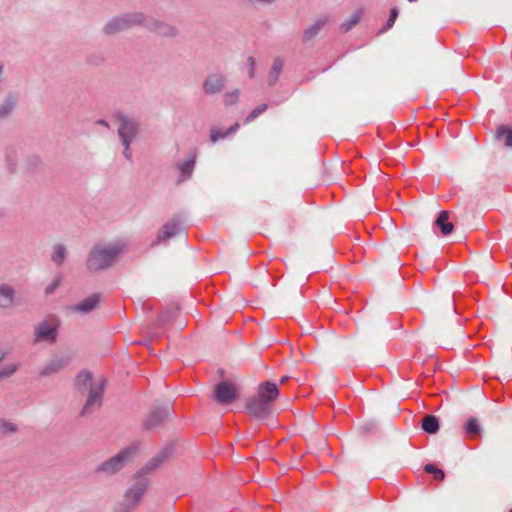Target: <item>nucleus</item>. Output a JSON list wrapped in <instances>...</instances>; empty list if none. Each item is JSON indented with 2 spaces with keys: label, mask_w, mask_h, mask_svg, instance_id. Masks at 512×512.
<instances>
[{
  "label": "nucleus",
  "mask_w": 512,
  "mask_h": 512,
  "mask_svg": "<svg viewBox=\"0 0 512 512\" xmlns=\"http://www.w3.org/2000/svg\"><path fill=\"white\" fill-rule=\"evenodd\" d=\"M126 246L124 239L95 243L87 255V270L91 273H99L111 268L125 252Z\"/></svg>",
  "instance_id": "obj_1"
},
{
  "label": "nucleus",
  "mask_w": 512,
  "mask_h": 512,
  "mask_svg": "<svg viewBox=\"0 0 512 512\" xmlns=\"http://www.w3.org/2000/svg\"><path fill=\"white\" fill-rule=\"evenodd\" d=\"M105 383L106 381L103 377L93 379L92 373L88 370H82L78 373L76 377V386L80 391H89L88 398L81 411V415H85L101 407Z\"/></svg>",
  "instance_id": "obj_2"
},
{
  "label": "nucleus",
  "mask_w": 512,
  "mask_h": 512,
  "mask_svg": "<svg viewBox=\"0 0 512 512\" xmlns=\"http://www.w3.org/2000/svg\"><path fill=\"white\" fill-rule=\"evenodd\" d=\"M169 456V449L164 448L154 457H152L145 466L135 475L130 483V509L139 504L147 487L149 480L146 475L159 467Z\"/></svg>",
  "instance_id": "obj_3"
},
{
  "label": "nucleus",
  "mask_w": 512,
  "mask_h": 512,
  "mask_svg": "<svg viewBox=\"0 0 512 512\" xmlns=\"http://www.w3.org/2000/svg\"><path fill=\"white\" fill-rule=\"evenodd\" d=\"M134 25L143 26L161 37L175 38L179 34L177 27L143 13L130 14V27Z\"/></svg>",
  "instance_id": "obj_4"
},
{
  "label": "nucleus",
  "mask_w": 512,
  "mask_h": 512,
  "mask_svg": "<svg viewBox=\"0 0 512 512\" xmlns=\"http://www.w3.org/2000/svg\"><path fill=\"white\" fill-rule=\"evenodd\" d=\"M59 323L56 320H43L39 322L33 331V344L46 343L49 345L57 341Z\"/></svg>",
  "instance_id": "obj_5"
},
{
  "label": "nucleus",
  "mask_w": 512,
  "mask_h": 512,
  "mask_svg": "<svg viewBox=\"0 0 512 512\" xmlns=\"http://www.w3.org/2000/svg\"><path fill=\"white\" fill-rule=\"evenodd\" d=\"M128 462V448L121 449L117 454L111 456L94 470L96 475L110 477L121 471Z\"/></svg>",
  "instance_id": "obj_6"
},
{
  "label": "nucleus",
  "mask_w": 512,
  "mask_h": 512,
  "mask_svg": "<svg viewBox=\"0 0 512 512\" xmlns=\"http://www.w3.org/2000/svg\"><path fill=\"white\" fill-rule=\"evenodd\" d=\"M184 217L180 214L172 217L170 221H168L162 229L159 231L156 239L153 241L152 245L164 243L172 237L178 235L183 229L184 225Z\"/></svg>",
  "instance_id": "obj_7"
},
{
  "label": "nucleus",
  "mask_w": 512,
  "mask_h": 512,
  "mask_svg": "<svg viewBox=\"0 0 512 512\" xmlns=\"http://www.w3.org/2000/svg\"><path fill=\"white\" fill-rule=\"evenodd\" d=\"M71 361L72 355L68 353H59L44 364V366L39 371V375L42 377H47L58 373L67 367Z\"/></svg>",
  "instance_id": "obj_8"
},
{
  "label": "nucleus",
  "mask_w": 512,
  "mask_h": 512,
  "mask_svg": "<svg viewBox=\"0 0 512 512\" xmlns=\"http://www.w3.org/2000/svg\"><path fill=\"white\" fill-rule=\"evenodd\" d=\"M272 407L273 406L256 395L248 398L246 401V409L248 413L257 419L267 418L272 412Z\"/></svg>",
  "instance_id": "obj_9"
},
{
  "label": "nucleus",
  "mask_w": 512,
  "mask_h": 512,
  "mask_svg": "<svg viewBox=\"0 0 512 512\" xmlns=\"http://www.w3.org/2000/svg\"><path fill=\"white\" fill-rule=\"evenodd\" d=\"M214 396L218 403L229 404L238 398V390L233 383L222 381L216 385Z\"/></svg>",
  "instance_id": "obj_10"
},
{
  "label": "nucleus",
  "mask_w": 512,
  "mask_h": 512,
  "mask_svg": "<svg viewBox=\"0 0 512 512\" xmlns=\"http://www.w3.org/2000/svg\"><path fill=\"white\" fill-rule=\"evenodd\" d=\"M227 79L221 73L209 74L203 81V91L207 95L220 93L226 86Z\"/></svg>",
  "instance_id": "obj_11"
},
{
  "label": "nucleus",
  "mask_w": 512,
  "mask_h": 512,
  "mask_svg": "<svg viewBox=\"0 0 512 512\" xmlns=\"http://www.w3.org/2000/svg\"><path fill=\"white\" fill-rule=\"evenodd\" d=\"M101 301V295L99 293H94L80 302L71 305L68 307V310L72 313H77L80 315H86L95 310Z\"/></svg>",
  "instance_id": "obj_12"
},
{
  "label": "nucleus",
  "mask_w": 512,
  "mask_h": 512,
  "mask_svg": "<svg viewBox=\"0 0 512 512\" xmlns=\"http://www.w3.org/2000/svg\"><path fill=\"white\" fill-rule=\"evenodd\" d=\"M171 414L168 406L160 407L150 412L143 421L146 430H153L159 427Z\"/></svg>",
  "instance_id": "obj_13"
},
{
  "label": "nucleus",
  "mask_w": 512,
  "mask_h": 512,
  "mask_svg": "<svg viewBox=\"0 0 512 512\" xmlns=\"http://www.w3.org/2000/svg\"><path fill=\"white\" fill-rule=\"evenodd\" d=\"M17 305L16 291L9 283H0V308L10 309Z\"/></svg>",
  "instance_id": "obj_14"
},
{
  "label": "nucleus",
  "mask_w": 512,
  "mask_h": 512,
  "mask_svg": "<svg viewBox=\"0 0 512 512\" xmlns=\"http://www.w3.org/2000/svg\"><path fill=\"white\" fill-rule=\"evenodd\" d=\"M256 396L273 406V402L279 396L278 386L273 382H263L259 385Z\"/></svg>",
  "instance_id": "obj_15"
},
{
  "label": "nucleus",
  "mask_w": 512,
  "mask_h": 512,
  "mask_svg": "<svg viewBox=\"0 0 512 512\" xmlns=\"http://www.w3.org/2000/svg\"><path fill=\"white\" fill-rule=\"evenodd\" d=\"M128 26V17L126 15L115 16L107 21L103 27V32L107 35H115Z\"/></svg>",
  "instance_id": "obj_16"
},
{
  "label": "nucleus",
  "mask_w": 512,
  "mask_h": 512,
  "mask_svg": "<svg viewBox=\"0 0 512 512\" xmlns=\"http://www.w3.org/2000/svg\"><path fill=\"white\" fill-rule=\"evenodd\" d=\"M196 158H197L196 152L192 151L187 155V158L184 161L179 162L177 164V168L179 169V171L181 173L179 182L185 181V180H188L189 178H191L193 171H194L195 164H196Z\"/></svg>",
  "instance_id": "obj_17"
},
{
  "label": "nucleus",
  "mask_w": 512,
  "mask_h": 512,
  "mask_svg": "<svg viewBox=\"0 0 512 512\" xmlns=\"http://www.w3.org/2000/svg\"><path fill=\"white\" fill-rule=\"evenodd\" d=\"M327 21V16H320L319 18H317L311 26L304 30L303 42H308L312 40L314 37H316L320 30L325 26Z\"/></svg>",
  "instance_id": "obj_18"
},
{
  "label": "nucleus",
  "mask_w": 512,
  "mask_h": 512,
  "mask_svg": "<svg viewBox=\"0 0 512 512\" xmlns=\"http://www.w3.org/2000/svg\"><path fill=\"white\" fill-rule=\"evenodd\" d=\"M18 101L15 93L9 92L0 104V120L7 118L14 110Z\"/></svg>",
  "instance_id": "obj_19"
},
{
  "label": "nucleus",
  "mask_w": 512,
  "mask_h": 512,
  "mask_svg": "<svg viewBox=\"0 0 512 512\" xmlns=\"http://www.w3.org/2000/svg\"><path fill=\"white\" fill-rule=\"evenodd\" d=\"M21 157V151L15 147H8L5 150V163L7 169L14 173L18 168V161Z\"/></svg>",
  "instance_id": "obj_20"
},
{
  "label": "nucleus",
  "mask_w": 512,
  "mask_h": 512,
  "mask_svg": "<svg viewBox=\"0 0 512 512\" xmlns=\"http://www.w3.org/2000/svg\"><path fill=\"white\" fill-rule=\"evenodd\" d=\"M119 121L118 134L124 146L123 154L128 158V119L125 115L115 116Z\"/></svg>",
  "instance_id": "obj_21"
},
{
  "label": "nucleus",
  "mask_w": 512,
  "mask_h": 512,
  "mask_svg": "<svg viewBox=\"0 0 512 512\" xmlns=\"http://www.w3.org/2000/svg\"><path fill=\"white\" fill-rule=\"evenodd\" d=\"M495 140L502 142L505 147L512 148V128L501 124L497 127L495 134Z\"/></svg>",
  "instance_id": "obj_22"
},
{
  "label": "nucleus",
  "mask_w": 512,
  "mask_h": 512,
  "mask_svg": "<svg viewBox=\"0 0 512 512\" xmlns=\"http://www.w3.org/2000/svg\"><path fill=\"white\" fill-rule=\"evenodd\" d=\"M283 67H284V59L279 56L274 58L271 69L268 74V79H267L269 86H274L277 83Z\"/></svg>",
  "instance_id": "obj_23"
},
{
  "label": "nucleus",
  "mask_w": 512,
  "mask_h": 512,
  "mask_svg": "<svg viewBox=\"0 0 512 512\" xmlns=\"http://www.w3.org/2000/svg\"><path fill=\"white\" fill-rule=\"evenodd\" d=\"M435 225L440 228L444 236L449 235L453 231V224L449 222V212L441 211L435 221Z\"/></svg>",
  "instance_id": "obj_24"
},
{
  "label": "nucleus",
  "mask_w": 512,
  "mask_h": 512,
  "mask_svg": "<svg viewBox=\"0 0 512 512\" xmlns=\"http://www.w3.org/2000/svg\"><path fill=\"white\" fill-rule=\"evenodd\" d=\"M240 125L238 123L233 124L228 129H220L213 127L210 130V140L212 143H216L220 139H224L230 134L235 133L239 129Z\"/></svg>",
  "instance_id": "obj_25"
},
{
  "label": "nucleus",
  "mask_w": 512,
  "mask_h": 512,
  "mask_svg": "<svg viewBox=\"0 0 512 512\" xmlns=\"http://www.w3.org/2000/svg\"><path fill=\"white\" fill-rule=\"evenodd\" d=\"M422 429L428 434H435L439 430L438 418L434 415H426L422 418Z\"/></svg>",
  "instance_id": "obj_26"
},
{
  "label": "nucleus",
  "mask_w": 512,
  "mask_h": 512,
  "mask_svg": "<svg viewBox=\"0 0 512 512\" xmlns=\"http://www.w3.org/2000/svg\"><path fill=\"white\" fill-rule=\"evenodd\" d=\"M482 428L480 426L479 421L471 417L469 418L464 425V432L470 438H475L481 434Z\"/></svg>",
  "instance_id": "obj_27"
},
{
  "label": "nucleus",
  "mask_w": 512,
  "mask_h": 512,
  "mask_svg": "<svg viewBox=\"0 0 512 512\" xmlns=\"http://www.w3.org/2000/svg\"><path fill=\"white\" fill-rule=\"evenodd\" d=\"M363 9L356 10L345 22H343L340 26V30L342 33H347L353 27H355L362 16Z\"/></svg>",
  "instance_id": "obj_28"
},
{
  "label": "nucleus",
  "mask_w": 512,
  "mask_h": 512,
  "mask_svg": "<svg viewBox=\"0 0 512 512\" xmlns=\"http://www.w3.org/2000/svg\"><path fill=\"white\" fill-rule=\"evenodd\" d=\"M66 258V248L63 244H55L53 246V252L51 255L52 261L57 265L60 266L63 264L64 260Z\"/></svg>",
  "instance_id": "obj_29"
},
{
  "label": "nucleus",
  "mask_w": 512,
  "mask_h": 512,
  "mask_svg": "<svg viewBox=\"0 0 512 512\" xmlns=\"http://www.w3.org/2000/svg\"><path fill=\"white\" fill-rule=\"evenodd\" d=\"M18 431V426L6 419H0V434L2 435H12Z\"/></svg>",
  "instance_id": "obj_30"
},
{
  "label": "nucleus",
  "mask_w": 512,
  "mask_h": 512,
  "mask_svg": "<svg viewBox=\"0 0 512 512\" xmlns=\"http://www.w3.org/2000/svg\"><path fill=\"white\" fill-rule=\"evenodd\" d=\"M42 166V160L38 155L28 156L25 162L24 169L26 171H34Z\"/></svg>",
  "instance_id": "obj_31"
},
{
  "label": "nucleus",
  "mask_w": 512,
  "mask_h": 512,
  "mask_svg": "<svg viewBox=\"0 0 512 512\" xmlns=\"http://www.w3.org/2000/svg\"><path fill=\"white\" fill-rule=\"evenodd\" d=\"M239 95V89H234L232 91L226 92L223 95V103L227 106L234 105L238 102Z\"/></svg>",
  "instance_id": "obj_32"
},
{
  "label": "nucleus",
  "mask_w": 512,
  "mask_h": 512,
  "mask_svg": "<svg viewBox=\"0 0 512 512\" xmlns=\"http://www.w3.org/2000/svg\"><path fill=\"white\" fill-rule=\"evenodd\" d=\"M425 472L432 474L435 480L442 481L445 478V473L443 470L437 468L434 464H426L424 467Z\"/></svg>",
  "instance_id": "obj_33"
},
{
  "label": "nucleus",
  "mask_w": 512,
  "mask_h": 512,
  "mask_svg": "<svg viewBox=\"0 0 512 512\" xmlns=\"http://www.w3.org/2000/svg\"><path fill=\"white\" fill-rule=\"evenodd\" d=\"M19 369V364L11 363L0 369V380L13 375Z\"/></svg>",
  "instance_id": "obj_34"
},
{
  "label": "nucleus",
  "mask_w": 512,
  "mask_h": 512,
  "mask_svg": "<svg viewBox=\"0 0 512 512\" xmlns=\"http://www.w3.org/2000/svg\"><path fill=\"white\" fill-rule=\"evenodd\" d=\"M267 104L263 103L261 105H259L258 107L254 108L250 114L247 116V118L245 119V123H250L252 122L253 120H255L259 115H261L263 112L266 111L267 109Z\"/></svg>",
  "instance_id": "obj_35"
},
{
  "label": "nucleus",
  "mask_w": 512,
  "mask_h": 512,
  "mask_svg": "<svg viewBox=\"0 0 512 512\" xmlns=\"http://www.w3.org/2000/svg\"><path fill=\"white\" fill-rule=\"evenodd\" d=\"M63 277L61 275L56 276L49 285L45 288V295H52L56 289L61 285Z\"/></svg>",
  "instance_id": "obj_36"
},
{
  "label": "nucleus",
  "mask_w": 512,
  "mask_h": 512,
  "mask_svg": "<svg viewBox=\"0 0 512 512\" xmlns=\"http://www.w3.org/2000/svg\"><path fill=\"white\" fill-rule=\"evenodd\" d=\"M398 15H399L398 8L397 7L391 8L389 18H388V20L386 22V26L382 30V32L387 31L388 29H390L394 25Z\"/></svg>",
  "instance_id": "obj_37"
},
{
  "label": "nucleus",
  "mask_w": 512,
  "mask_h": 512,
  "mask_svg": "<svg viewBox=\"0 0 512 512\" xmlns=\"http://www.w3.org/2000/svg\"><path fill=\"white\" fill-rule=\"evenodd\" d=\"M247 65H248V75L250 78H254L255 76V67H256V60L254 57L249 56L247 58Z\"/></svg>",
  "instance_id": "obj_38"
},
{
  "label": "nucleus",
  "mask_w": 512,
  "mask_h": 512,
  "mask_svg": "<svg viewBox=\"0 0 512 512\" xmlns=\"http://www.w3.org/2000/svg\"><path fill=\"white\" fill-rule=\"evenodd\" d=\"M129 130H130V142L132 141V139L139 133L140 131V127H139V124L135 121V120H132L130 119V127H129Z\"/></svg>",
  "instance_id": "obj_39"
},
{
  "label": "nucleus",
  "mask_w": 512,
  "mask_h": 512,
  "mask_svg": "<svg viewBox=\"0 0 512 512\" xmlns=\"http://www.w3.org/2000/svg\"><path fill=\"white\" fill-rule=\"evenodd\" d=\"M114 512H128V506L125 502H120L115 508Z\"/></svg>",
  "instance_id": "obj_40"
},
{
  "label": "nucleus",
  "mask_w": 512,
  "mask_h": 512,
  "mask_svg": "<svg viewBox=\"0 0 512 512\" xmlns=\"http://www.w3.org/2000/svg\"><path fill=\"white\" fill-rule=\"evenodd\" d=\"M96 124L102 125V126H104L106 128H110V124L106 120H103V119L97 120Z\"/></svg>",
  "instance_id": "obj_41"
},
{
  "label": "nucleus",
  "mask_w": 512,
  "mask_h": 512,
  "mask_svg": "<svg viewBox=\"0 0 512 512\" xmlns=\"http://www.w3.org/2000/svg\"><path fill=\"white\" fill-rule=\"evenodd\" d=\"M5 352L0 350V362L5 358Z\"/></svg>",
  "instance_id": "obj_42"
},
{
  "label": "nucleus",
  "mask_w": 512,
  "mask_h": 512,
  "mask_svg": "<svg viewBox=\"0 0 512 512\" xmlns=\"http://www.w3.org/2000/svg\"><path fill=\"white\" fill-rule=\"evenodd\" d=\"M287 380H288L287 376L282 377L281 380H280V384L285 383Z\"/></svg>",
  "instance_id": "obj_43"
},
{
  "label": "nucleus",
  "mask_w": 512,
  "mask_h": 512,
  "mask_svg": "<svg viewBox=\"0 0 512 512\" xmlns=\"http://www.w3.org/2000/svg\"><path fill=\"white\" fill-rule=\"evenodd\" d=\"M4 216L3 212L0 211V219Z\"/></svg>",
  "instance_id": "obj_44"
},
{
  "label": "nucleus",
  "mask_w": 512,
  "mask_h": 512,
  "mask_svg": "<svg viewBox=\"0 0 512 512\" xmlns=\"http://www.w3.org/2000/svg\"><path fill=\"white\" fill-rule=\"evenodd\" d=\"M132 449H133V447L130 445V448H129L130 454L132 453Z\"/></svg>",
  "instance_id": "obj_45"
},
{
  "label": "nucleus",
  "mask_w": 512,
  "mask_h": 512,
  "mask_svg": "<svg viewBox=\"0 0 512 512\" xmlns=\"http://www.w3.org/2000/svg\"><path fill=\"white\" fill-rule=\"evenodd\" d=\"M510 512H512V509L510 510Z\"/></svg>",
  "instance_id": "obj_46"
}]
</instances>
